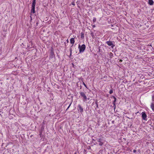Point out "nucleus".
<instances>
[{"instance_id": "f257e3e1", "label": "nucleus", "mask_w": 154, "mask_h": 154, "mask_svg": "<svg viewBox=\"0 0 154 154\" xmlns=\"http://www.w3.org/2000/svg\"><path fill=\"white\" fill-rule=\"evenodd\" d=\"M85 45L84 44L82 45L81 46L79 45L78 48L79 50V52L80 53L83 52L85 50Z\"/></svg>"}, {"instance_id": "f03ea898", "label": "nucleus", "mask_w": 154, "mask_h": 154, "mask_svg": "<svg viewBox=\"0 0 154 154\" xmlns=\"http://www.w3.org/2000/svg\"><path fill=\"white\" fill-rule=\"evenodd\" d=\"M80 94L81 97H83V101L84 102L87 101V97L85 93L83 92H80Z\"/></svg>"}, {"instance_id": "7ed1b4c3", "label": "nucleus", "mask_w": 154, "mask_h": 154, "mask_svg": "<svg viewBox=\"0 0 154 154\" xmlns=\"http://www.w3.org/2000/svg\"><path fill=\"white\" fill-rule=\"evenodd\" d=\"M142 117L143 120H147V115L145 112H143L142 113Z\"/></svg>"}, {"instance_id": "20e7f679", "label": "nucleus", "mask_w": 154, "mask_h": 154, "mask_svg": "<svg viewBox=\"0 0 154 154\" xmlns=\"http://www.w3.org/2000/svg\"><path fill=\"white\" fill-rule=\"evenodd\" d=\"M78 111H80L81 113H82L83 112V109L80 104L78 105Z\"/></svg>"}, {"instance_id": "39448f33", "label": "nucleus", "mask_w": 154, "mask_h": 154, "mask_svg": "<svg viewBox=\"0 0 154 154\" xmlns=\"http://www.w3.org/2000/svg\"><path fill=\"white\" fill-rule=\"evenodd\" d=\"M106 43L109 46H111V47L112 48H113V47L114 46V45H113L112 42L110 41H107L106 42Z\"/></svg>"}, {"instance_id": "423d86ee", "label": "nucleus", "mask_w": 154, "mask_h": 154, "mask_svg": "<svg viewBox=\"0 0 154 154\" xmlns=\"http://www.w3.org/2000/svg\"><path fill=\"white\" fill-rule=\"evenodd\" d=\"M98 142H99V145L101 146L103 144V140L102 139H99L98 140Z\"/></svg>"}, {"instance_id": "0eeeda50", "label": "nucleus", "mask_w": 154, "mask_h": 154, "mask_svg": "<svg viewBox=\"0 0 154 154\" xmlns=\"http://www.w3.org/2000/svg\"><path fill=\"white\" fill-rule=\"evenodd\" d=\"M70 42L72 44V46L73 45L75 42V39L74 38H71L70 39Z\"/></svg>"}, {"instance_id": "6e6552de", "label": "nucleus", "mask_w": 154, "mask_h": 154, "mask_svg": "<svg viewBox=\"0 0 154 154\" xmlns=\"http://www.w3.org/2000/svg\"><path fill=\"white\" fill-rule=\"evenodd\" d=\"M151 108L152 110L154 111V101H152L151 104Z\"/></svg>"}, {"instance_id": "1a4fd4ad", "label": "nucleus", "mask_w": 154, "mask_h": 154, "mask_svg": "<svg viewBox=\"0 0 154 154\" xmlns=\"http://www.w3.org/2000/svg\"><path fill=\"white\" fill-rule=\"evenodd\" d=\"M32 9L31 10V12L32 13H34L35 12V6H32Z\"/></svg>"}, {"instance_id": "9d476101", "label": "nucleus", "mask_w": 154, "mask_h": 154, "mask_svg": "<svg viewBox=\"0 0 154 154\" xmlns=\"http://www.w3.org/2000/svg\"><path fill=\"white\" fill-rule=\"evenodd\" d=\"M50 55V57H53L54 56V53L52 50H51Z\"/></svg>"}, {"instance_id": "9b49d317", "label": "nucleus", "mask_w": 154, "mask_h": 154, "mask_svg": "<svg viewBox=\"0 0 154 154\" xmlns=\"http://www.w3.org/2000/svg\"><path fill=\"white\" fill-rule=\"evenodd\" d=\"M148 3L150 5H152L153 4L152 0H148Z\"/></svg>"}, {"instance_id": "f8f14e48", "label": "nucleus", "mask_w": 154, "mask_h": 154, "mask_svg": "<svg viewBox=\"0 0 154 154\" xmlns=\"http://www.w3.org/2000/svg\"><path fill=\"white\" fill-rule=\"evenodd\" d=\"M35 3H36V0H33L32 3V6H35Z\"/></svg>"}, {"instance_id": "ddd939ff", "label": "nucleus", "mask_w": 154, "mask_h": 154, "mask_svg": "<svg viewBox=\"0 0 154 154\" xmlns=\"http://www.w3.org/2000/svg\"><path fill=\"white\" fill-rule=\"evenodd\" d=\"M109 55L110 58H112L113 56V54L112 52H110Z\"/></svg>"}, {"instance_id": "4468645a", "label": "nucleus", "mask_w": 154, "mask_h": 154, "mask_svg": "<svg viewBox=\"0 0 154 154\" xmlns=\"http://www.w3.org/2000/svg\"><path fill=\"white\" fill-rule=\"evenodd\" d=\"M96 18H95V17L93 18V21L94 23L96 21Z\"/></svg>"}, {"instance_id": "2eb2a0df", "label": "nucleus", "mask_w": 154, "mask_h": 154, "mask_svg": "<svg viewBox=\"0 0 154 154\" xmlns=\"http://www.w3.org/2000/svg\"><path fill=\"white\" fill-rule=\"evenodd\" d=\"M113 98H114V101H113V103H115L116 102V98L115 97H113Z\"/></svg>"}, {"instance_id": "dca6fc26", "label": "nucleus", "mask_w": 154, "mask_h": 154, "mask_svg": "<svg viewBox=\"0 0 154 154\" xmlns=\"http://www.w3.org/2000/svg\"><path fill=\"white\" fill-rule=\"evenodd\" d=\"M112 93H113V91H112V89L110 90L109 91V94H112Z\"/></svg>"}, {"instance_id": "f3484780", "label": "nucleus", "mask_w": 154, "mask_h": 154, "mask_svg": "<svg viewBox=\"0 0 154 154\" xmlns=\"http://www.w3.org/2000/svg\"><path fill=\"white\" fill-rule=\"evenodd\" d=\"M71 103L70 105H69V106H68V107H67V109H66V110H67V109H68L69 108L70 106H71Z\"/></svg>"}, {"instance_id": "a211bd4d", "label": "nucleus", "mask_w": 154, "mask_h": 154, "mask_svg": "<svg viewBox=\"0 0 154 154\" xmlns=\"http://www.w3.org/2000/svg\"><path fill=\"white\" fill-rule=\"evenodd\" d=\"M152 101H154V95L152 97Z\"/></svg>"}, {"instance_id": "6ab92c4d", "label": "nucleus", "mask_w": 154, "mask_h": 154, "mask_svg": "<svg viewBox=\"0 0 154 154\" xmlns=\"http://www.w3.org/2000/svg\"><path fill=\"white\" fill-rule=\"evenodd\" d=\"M83 84H84V85L85 86V87H87V86H86V85L84 82H83Z\"/></svg>"}, {"instance_id": "aec40b11", "label": "nucleus", "mask_w": 154, "mask_h": 154, "mask_svg": "<svg viewBox=\"0 0 154 154\" xmlns=\"http://www.w3.org/2000/svg\"><path fill=\"white\" fill-rule=\"evenodd\" d=\"M136 150H134L133 151V152H136Z\"/></svg>"}, {"instance_id": "412c9836", "label": "nucleus", "mask_w": 154, "mask_h": 154, "mask_svg": "<svg viewBox=\"0 0 154 154\" xmlns=\"http://www.w3.org/2000/svg\"><path fill=\"white\" fill-rule=\"evenodd\" d=\"M95 27V25H93V28H94V27Z\"/></svg>"}, {"instance_id": "4be33fe9", "label": "nucleus", "mask_w": 154, "mask_h": 154, "mask_svg": "<svg viewBox=\"0 0 154 154\" xmlns=\"http://www.w3.org/2000/svg\"><path fill=\"white\" fill-rule=\"evenodd\" d=\"M120 61L122 62V60H120Z\"/></svg>"}]
</instances>
